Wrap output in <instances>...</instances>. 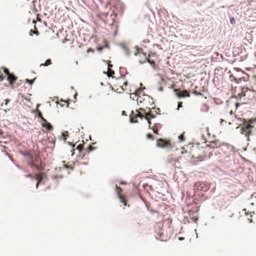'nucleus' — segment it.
Returning a JSON list of instances; mask_svg holds the SVG:
<instances>
[{"label":"nucleus","mask_w":256,"mask_h":256,"mask_svg":"<svg viewBox=\"0 0 256 256\" xmlns=\"http://www.w3.org/2000/svg\"><path fill=\"white\" fill-rule=\"evenodd\" d=\"M142 91L140 90H134V92L130 93L133 94L136 98V100L138 104H142L144 107L140 108L136 110L135 112H132L130 116V120L132 122H136L137 118H145L148 123L149 127H150L151 122L150 119L156 117L155 114L152 113L150 106L152 104V98L147 94H142Z\"/></svg>","instance_id":"1"},{"label":"nucleus","mask_w":256,"mask_h":256,"mask_svg":"<svg viewBox=\"0 0 256 256\" xmlns=\"http://www.w3.org/2000/svg\"><path fill=\"white\" fill-rule=\"evenodd\" d=\"M112 89L118 92H121V90L126 91V92H130V93L132 92V90L127 88L128 86V82L124 76H120L118 78L112 77Z\"/></svg>","instance_id":"2"},{"label":"nucleus","mask_w":256,"mask_h":256,"mask_svg":"<svg viewBox=\"0 0 256 256\" xmlns=\"http://www.w3.org/2000/svg\"><path fill=\"white\" fill-rule=\"evenodd\" d=\"M251 95L252 97L256 98V82L252 86L251 88H244L240 94V96H242L250 97Z\"/></svg>","instance_id":"3"},{"label":"nucleus","mask_w":256,"mask_h":256,"mask_svg":"<svg viewBox=\"0 0 256 256\" xmlns=\"http://www.w3.org/2000/svg\"><path fill=\"white\" fill-rule=\"evenodd\" d=\"M252 120H250L249 121V123L246 124H244L242 128V134H244L245 136L247 137L248 140H250L249 136L251 134L252 129L253 128V126L251 124V123L252 122Z\"/></svg>","instance_id":"4"},{"label":"nucleus","mask_w":256,"mask_h":256,"mask_svg":"<svg viewBox=\"0 0 256 256\" xmlns=\"http://www.w3.org/2000/svg\"><path fill=\"white\" fill-rule=\"evenodd\" d=\"M174 92L176 95L179 98L190 97V96L189 92L186 90L181 91L179 89H174Z\"/></svg>","instance_id":"5"},{"label":"nucleus","mask_w":256,"mask_h":256,"mask_svg":"<svg viewBox=\"0 0 256 256\" xmlns=\"http://www.w3.org/2000/svg\"><path fill=\"white\" fill-rule=\"evenodd\" d=\"M157 146L162 148H170L171 144L168 141L164 140L162 139H159L157 140Z\"/></svg>","instance_id":"6"},{"label":"nucleus","mask_w":256,"mask_h":256,"mask_svg":"<svg viewBox=\"0 0 256 256\" xmlns=\"http://www.w3.org/2000/svg\"><path fill=\"white\" fill-rule=\"evenodd\" d=\"M222 145V142L218 140H214L209 142V144L207 145L209 148H218Z\"/></svg>","instance_id":"7"},{"label":"nucleus","mask_w":256,"mask_h":256,"mask_svg":"<svg viewBox=\"0 0 256 256\" xmlns=\"http://www.w3.org/2000/svg\"><path fill=\"white\" fill-rule=\"evenodd\" d=\"M182 151L181 153L182 155V156L180 157V158L182 159H185V160H188V159H192L193 156H192L190 154V152H186L184 150V148H182Z\"/></svg>","instance_id":"8"},{"label":"nucleus","mask_w":256,"mask_h":256,"mask_svg":"<svg viewBox=\"0 0 256 256\" xmlns=\"http://www.w3.org/2000/svg\"><path fill=\"white\" fill-rule=\"evenodd\" d=\"M42 125L44 128H46L48 130H51L53 128L51 124L48 122L46 119L43 120L42 122Z\"/></svg>","instance_id":"9"},{"label":"nucleus","mask_w":256,"mask_h":256,"mask_svg":"<svg viewBox=\"0 0 256 256\" xmlns=\"http://www.w3.org/2000/svg\"><path fill=\"white\" fill-rule=\"evenodd\" d=\"M16 77L15 76L14 74H10L8 76L7 80L10 82V85H12L14 82L16 80Z\"/></svg>","instance_id":"10"},{"label":"nucleus","mask_w":256,"mask_h":256,"mask_svg":"<svg viewBox=\"0 0 256 256\" xmlns=\"http://www.w3.org/2000/svg\"><path fill=\"white\" fill-rule=\"evenodd\" d=\"M51 64H52L51 60L50 59H48V60H46V61L44 63L40 64V66H48Z\"/></svg>","instance_id":"11"},{"label":"nucleus","mask_w":256,"mask_h":256,"mask_svg":"<svg viewBox=\"0 0 256 256\" xmlns=\"http://www.w3.org/2000/svg\"><path fill=\"white\" fill-rule=\"evenodd\" d=\"M34 28H35V30H30V36H32V34H34L36 35H38L39 34V32L38 31V30H37V28H36V26H34Z\"/></svg>","instance_id":"12"},{"label":"nucleus","mask_w":256,"mask_h":256,"mask_svg":"<svg viewBox=\"0 0 256 256\" xmlns=\"http://www.w3.org/2000/svg\"><path fill=\"white\" fill-rule=\"evenodd\" d=\"M114 74V72L112 69H108L106 74L108 77L112 76V75Z\"/></svg>","instance_id":"13"},{"label":"nucleus","mask_w":256,"mask_h":256,"mask_svg":"<svg viewBox=\"0 0 256 256\" xmlns=\"http://www.w3.org/2000/svg\"><path fill=\"white\" fill-rule=\"evenodd\" d=\"M94 148L92 146L90 145L86 149H85V150L89 152H90L92 151Z\"/></svg>","instance_id":"14"},{"label":"nucleus","mask_w":256,"mask_h":256,"mask_svg":"<svg viewBox=\"0 0 256 256\" xmlns=\"http://www.w3.org/2000/svg\"><path fill=\"white\" fill-rule=\"evenodd\" d=\"M114 18H112V22H109V20H108V18H106V22H107L108 24H111V25H112V24H113L114 22V18L116 16L114 14Z\"/></svg>","instance_id":"15"},{"label":"nucleus","mask_w":256,"mask_h":256,"mask_svg":"<svg viewBox=\"0 0 256 256\" xmlns=\"http://www.w3.org/2000/svg\"><path fill=\"white\" fill-rule=\"evenodd\" d=\"M38 116L39 118H40L42 121L44 119H45L44 118V117L42 116V114L41 112H40L38 110Z\"/></svg>","instance_id":"16"},{"label":"nucleus","mask_w":256,"mask_h":256,"mask_svg":"<svg viewBox=\"0 0 256 256\" xmlns=\"http://www.w3.org/2000/svg\"><path fill=\"white\" fill-rule=\"evenodd\" d=\"M178 138L180 142H182V141L184 140V136L183 134L180 135L178 136Z\"/></svg>","instance_id":"17"},{"label":"nucleus","mask_w":256,"mask_h":256,"mask_svg":"<svg viewBox=\"0 0 256 256\" xmlns=\"http://www.w3.org/2000/svg\"><path fill=\"white\" fill-rule=\"evenodd\" d=\"M76 148L80 152L83 149V145L82 144H79L77 147Z\"/></svg>","instance_id":"18"},{"label":"nucleus","mask_w":256,"mask_h":256,"mask_svg":"<svg viewBox=\"0 0 256 256\" xmlns=\"http://www.w3.org/2000/svg\"><path fill=\"white\" fill-rule=\"evenodd\" d=\"M4 72L8 76L9 74H10V72L6 68H4Z\"/></svg>","instance_id":"19"},{"label":"nucleus","mask_w":256,"mask_h":256,"mask_svg":"<svg viewBox=\"0 0 256 256\" xmlns=\"http://www.w3.org/2000/svg\"><path fill=\"white\" fill-rule=\"evenodd\" d=\"M36 78H34L32 80H30L28 79H26V82H28L30 85H32L33 83H34V81Z\"/></svg>","instance_id":"20"},{"label":"nucleus","mask_w":256,"mask_h":256,"mask_svg":"<svg viewBox=\"0 0 256 256\" xmlns=\"http://www.w3.org/2000/svg\"><path fill=\"white\" fill-rule=\"evenodd\" d=\"M146 137H147L148 138L151 139V140H154L153 136L152 134H147Z\"/></svg>","instance_id":"21"},{"label":"nucleus","mask_w":256,"mask_h":256,"mask_svg":"<svg viewBox=\"0 0 256 256\" xmlns=\"http://www.w3.org/2000/svg\"><path fill=\"white\" fill-rule=\"evenodd\" d=\"M4 76L3 75L1 74V72H0V82H2L4 80Z\"/></svg>","instance_id":"22"},{"label":"nucleus","mask_w":256,"mask_h":256,"mask_svg":"<svg viewBox=\"0 0 256 256\" xmlns=\"http://www.w3.org/2000/svg\"><path fill=\"white\" fill-rule=\"evenodd\" d=\"M182 102H179L178 103V106L177 110H178L180 108L182 107Z\"/></svg>","instance_id":"23"},{"label":"nucleus","mask_w":256,"mask_h":256,"mask_svg":"<svg viewBox=\"0 0 256 256\" xmlns=\"http://www.w3.org/2000/svg\"><path fill=\"white\" fill-rule=\"evenodd\" d=\"M194 94L196 95V96H199V95H202V93L200 92H198L196 91H194Z\"/></svg>","instance_id":"24"},{"label":"nucleus","mask_w":256,"mask_h":256,"mask_svg":"<svg viewBox=\"0 0 256 256\" xmlns=\"http://www.w3.org/2000/svg\"><path fill=\"white\" fill-rule=\"evenodd\" d=\"M4 102L5 104L7 105L10 102V100L8 99H6L5 100Z\"/></svg>","instance_id":"25"},{"label":"nucleus","mask_w":256,"mask_h":256,"mask_svg":"<svg viewBox=\"0 0 256 256\" xmlns=\"http://www.w3.org/2000/svg\"><path fill=\"white\" fill-rule=\"evenodd\" d=\"M148 62L151 64H154V60L150 61V60H148Z\"/></svg>","instance_id":"26"},{"label":"nucleus","mask_w":256,"mask_h":256,"mask_svg":"<svg viewBox=\"0 0 256 256\" xmlns=\"http://www.w3.org/2000/svg\"><path fill=\"white\" fill-rule=\"evenodd\" d=\"M153 131H154V133H156V134H158V130H157L156 128V129H155V128H153Z\"/></svg>","instance_id":"27"},{"label":"nucleus","mask_w":256,"mask_h":256,"mask_svg":"<svg viewBox=\"0 0 256 256\" xmlns=\"http://www.w3.org/2000/svg\"><path fill=\"white\" fill-rule=\"evenodd\" d=\"M112 65L109 64H108V69H111V68H112Z\"/></svg>","instance_id":"28"},{"label":"nucleus","mask_w":256,"mask_h":256,"mask_svg":"<svg viewBox=\"0 0 256 256\" xmlns=\"http://www.w3.org/2000/svg\"><path fill=\"white\" fill-rule=\"evenodd\" d=\"M36 20L39 21V22H41V18L38 16H37V17H36Z\"/></svg>","instance_id":"29"},{"label":"nucleus","mask_w":256,"mask_h":256,"mask_svg":"<svg viewBox=\"0 0 256 256\" xmlns=\"http://www.w3.org/2000/svg\"><path fill=\"white\" fill-rule=\"evenodd\" d=\"M102 48H103V47L100 46V47H98L97 48V50L100 51V50H101Z\"/></svg>","instance_id":"30"},{"label":"nucleus","mask_w":256,"mask_h":256,"mask_svg":"<svg viewBox=\"0 0 256 256\" xmlns=\"http://www.w3.org/2000/svg\"><path fill=\"white\" fill-rule=\"evenodd\" d=\"M87 52H94V50L92 49H91V48H88V50H87Z\"/></svg>","instance_id":"31"},{"label":"nucleus","mask_w":256,"mask_h":256,"mask_svg":"<svg viewBox=\"0 0 256 256\" xmlns=\"http://www.w3.org/2000/svg\"><path fill=\"white\" fill-rule=\"evenodd\" d=\"M234 20H235L234 18H232L230 19V22L232 24L234 22Z\"/></svg>","instance_id":"32"},{"label":"nucleus","mask_w":256,"mask_h":256,"mask_svg":"<svg viewBox=\"0 0 256 256\" xmlns=\"http://www.w3.org/2000/svg\"><path fill=\"white\" fill-rule=\"evenodd\" d=\"M156 114H158L160 112V108H157V110H156Z\"/></svg>","instance_id":"33"},{"label":"nucleus","mask_w":256,"mask_h":256,"mask_svg":"<svg viewBox=\"0 0 256 256\" xmlns=\"http://www.w3.org/2000/svg\"><path fill=\"white\" fill-rule=\"evenodd\" d=\"M159 90L160 91L162 90V87L160 88Z\"/></svg>","instance_id":"34"},{"label":"nucleus","mask_w":256,"mask_h":256,"mask_svg":"<svg viewBox=\"0 0 256 256\" xmlns=\"http://www.w3.org/2000/svg\"><path fill=\"white\" fill-rule=\"evenodd\" d=\"M33 22V23L36 24V20H33V22Z\"/></svg>","instance_id":"35"},{"label":"nucleus","mask_w":256,"mask_h":256,"mask_svg":"<svg viewBox=\"0 0 256 256\" xmlns=\"http://www.w3.org/2000/svg\"><path fill=\"white\" fill-rule=\"evenodd\" d=\"M235 69H236V70H237V71H238V70H240V68H236Z\"/></svg>","instance_id":"36"},{"label":"nucleus","mask_w":256,"mask_h":256,"mask_svg":"<svg viewBox=\"0 0 256 256\" xmlns=\"http://www.w3.org/2000/svg\"><path fill=\"white\" fill-rule=\"evenodd\" d=\"M238 106H239V104H238V103H237V104H236V107H238Z\"/></svg>","instance_id":"37"},{"label":"nucleus","mask_w":256,"mask_h":256,"mask_svg":"<svg viewBox=\"0 0 256 256\" xmlns=\"http://www.w3.org/2000/svg\"><path fill=\"white\" fill-rule=\"evenodd\" d=\"M55 143V140H52V144H54Z\"/></svg>","instance_id":"38"},{"label":"nucleus","mask_w":256,"mask_h":256,"mask_svg":"<svg viewBox=\"0 0 256 256\" xmlns=\"http://www.w3.org/2000/svg\"><path fill=\"white\" fill-rule=\"evenodd\" d=\"M2 133L3 132L0 130V134H2Z\"/></svg>","instance_id":"39"},{"label":"nucleus","mask_w":256,"mask_h":256,"mask_svg":"<svg viewBox=\"0 0 256 256\" xmlns=\"http://www.w3.org/2000/svg\"><path fill=\"white\" fill-rule=\"evenodd\" d=\"M124 112H124V111H123V112H122L123 114H124Z\"/></svg>","instance_id":"40"}]
</instances>
